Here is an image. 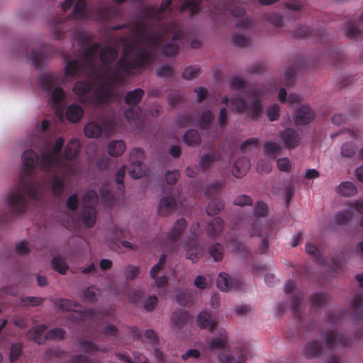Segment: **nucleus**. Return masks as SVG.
Segmentation results:
<instances>
[{"label": "nucleus", "mask_w": 363, "mask_h": 363, "mask_svg": "<svg viewBox=\"0 0 363 363\" xmlns=\"http://www.w3.org/2000/svg\"><path fill=\"white\" fill-rule=\"evenodd\" d=\"M126 150L125 143L121 140H115L109 143L108 152L112 157L121 155Z\"/></svg>", "instance_id": "37"}, {"label": "nucleus", "mask_w": 363, "mask_h": 363, "mask_svg": "<svg viewBox=\"0 0 363 363\" xmlns=\"http://www.w3.org/2000/svg\"><path fill=\"white\" fill-rule=\"evenodd\" d=\"M285 146L289 149L296 148L300 143L298 134L293 128H286L280 134Z\"/></svg>", "instance_id": "23"}, {"label": "nucleus", "mask_w": 363, "mask_h": 363, "mask_svg": "<svg viewBox=\"0 0 363 363\" xmlns=\"http://www.w3.org/2000/svg\"><path fill=\"white\" fill-rule=\"evenodd\" d=\"M228 344V333L223 328L218 330V336L213 337L208 343L211 350L224 349Z\"/></svg>", "instance_id": "24"}, {"label": "nucleus", "mask_w": 363, "mask_h": 363, "mask_svg": "<svg viewBox=\"0 0 363 363\" xmlns=\"http://www.w3.org/2000/svg\"><path fill=\"white\" fill-rule=\"evenodd\" d=\"M141 13L143 16L134 25V32L150 50H157L171 33H174L173 40L182 37V30L177 21H172L160 26L147 16L145 7L141 9Z\"/></svg>", "instance_id": "4"}, {"label": "nucleus", "mask_w": 363, "mask_h": 363, "mask_svg": "<svg viewBox=\"0 0 363 363\" xmlns=\"http://www.w3.org/2000/svg\"><path fill=\"white\" fill-rule=\"evenodd\" d=\"M264 147L266 155L272 157H275L281 149L277 143L273 142L265 143Z\"/></svg>", "instance_id": "62"}, {"label": "nucleus", "mask_w": 363, "mask_h": 363, "mask_svg": "<svg viewBox=\"0 0 363 363\" xmlns=\"http://www.w3.org/2000/svg\"><path fill=\"white\" fill-rule=\"evenodd\" d=\"M52 266L53 269L61 274H65L69 266L67 265L65 260H64L60 256H55L52 260Z\"/></svg>", "instance_id": "54"}, {"label": "nucleus", "mask_w": 363, "mask_h": 363, "mask_svg": "<svg viewBox=\"0 0 363 363\" xmlns=\"http://www.w3.org/2000/svg\"><path fill=\"white\" fill-rule=\"evenodd\" d=\"M330 296L328 294L322 293H315L310 297V303L311 306V311L315 308H322L328 303Z\"/></svg>", "instance_id": "35"}, {"label": "nucleus", "mask_w": 363, "mask_h": 363, "mask_svg": "<svg viewBox=\"0 0 363 363\" xmlns=\"http://www.w3.org/2000/svg\"><path fill=\"white\" fill-rule=\"evenodd\" d=\"M172 1L173 0H163L159 8L154 5H150L145 6V11L147 13V16L155 21V23H159L161 26L164 18L163 13L167 11H172L171 6Z\"/></svg>", "instance_id": "16"}, {"label": "nucleus", "mask_w": 363, "mask_h": 363, "mask_svg": "<svg viewBox=\"0 0 363 363\" xmlns=\"http://www.w3.org/2000/svg\"><path fill=\"white\" fill-rule=\"evenodd\" d=\"M43 171L50 176V186L52 194L54 196L60 198L65 189V182L59 174H62L67 171V166H65L62 169L52 168L50 172Z\"/></svg>", "instance_id": "14"}, {"label": "nucleus", "mask_w": 363, "mask_h": 363, "mask_svg": "<svg viewBox=\"0 0 363 363\" xmlns=\"http://www.w3.org/2000/svg\"><path fill=\"white\" fill-rule=\"evenodd\" d=\"M171 34H172V35H174L173 33H171L170 34H169L167 35V39L169 38V35ZM182 35H183L182 32ZM182 37H183V35H182L180 39ZM165 40H167V38ZM178 40H179V38H178ZM176 40H177V39L173 40V36H172V41L164 44L162 46V53L165 56L173 57V56H175L178 53V52H179V46L175 43Z\"/></svg>", "instance_id": "45"}, {"label": "nucleus", "mask_w": 363, "mask_h": 363, "mask_svg": "<svg viewBox=\"0 0 363 363\" xmlns=\"http://www.w3.org/2000/svg\"><path fill=\"white\" fill-rule=\"evenodd\" d=\"M24 169L19 177L17 185L11 189L6 197L9 212L0 213V225L9 222L12 216H21L28 209L27 197L39 201L42 198V187L36 182L32 174V169L40 167L37 152L33 150H26L22 155Z\"/></svg>", "instance_id": "1"}, {"label": "nucleus", "mask_w": 363, "mask_h": 363, "mask_svg": "<svg viewBox=\"0 0 363 363\" xmlns=\"http://www.w3.org/2000/svg\"><path fill=\"white\" fill-rule=\"evenodd\" d=\"M357 147L354 143L348 142L342 145L341 154L345 157H352L356 152Z\"/></svg>", "instance_id": "61"}, {"label": "nucleus", "mask_w": 363, "mask_h": 363, "mask_svg": "<svg viewBox=\"0 0 363 363\" xmlns=\"http://www.w3.org/2000/svg\"><path fill=\"white\" fill-rule=\"evenodd\" d=\"M224 208V202L220 198L216 197L206 207V213L213 216L218 214Z\"/></svg>", "instance_id": "47"}, {"label": "nucleus", "mask_w": 363, "mask_h": 363, "mask_svg": "<svg viewBox=\"0 0 363 363\" xmlns=\"http://www.w3.org/2000/svg\"><path fill=\"white\" fill-rule=\"evenodd\" d=\"M201 0H184L179 6V11L182 13L186 9L189 10L190 16L196 15L200 11V4Z\"/></svg>", "instance_id": "39"}, {"label": "nucleus", "mask_w": 363, "mask_h": 363, "mask_svg": "<svg viewBox=\"0 0 363 363\" xmlns=\"http://www.w3.org/2000/svg\"><path fill=\"white\" fill-rule=\"evenodd\" d=\"M189 318L188 313L183 310L174 311L171 317L172 322L176 327L184 326L188 323Z\"/></svg>", "instance_id": "43"}, {"label": "nucleus", "mask_w": 363, "mask_h": 363, "mask_svg": "<svg viewBox=\"0 0 363 363\" xmlns=\"http://www.w3.org/2000/svg\"><path fill=\"white\" fill-rule=\"evenodd\" d=\"M224 227V220L220 218L216 217L213 218L207 225L206 231L208 237L216 238L223 231Z\"/></svg>", "instance_id": "29"}, {"label": "nucleus", "mask_w": 363, "mask_h": 363, "mask_svg": "<svg viewBox=\"0 0 363 363\" xmlns=\"http://www.w3.org/2000/svg\"><path fill=\"white\" fill-rule=\"evenodd\" d=\"M184 247L186 250V258L190 259L192 262H196L201 256L203 247L199 245L196 238L188 239L184 242Z\"/></svg>", "instance_id": "20"}, {"label": "nucleus", "mask_w": 363, "mask_h": 363, "mask_svg": "<svg viewBox=\"0 0 363 363\" xmlns=\"http://www.w3.org/2000/svg\"><path fill=\"white\" fill-rule=\"evenodd\" d=\"M64 146V139L60 137L55 141L52 151L45 150L41 155L40 169L50 172L52 168L62 169L65 166H67V162L64 157H61L60 153Z\"/></svg>", "instance_id": "9"}, {"label": "nucleus", "mask_w": 363, "mask_h": 363, "mask_svg": "<svg viewBox=\"0 0 363 363\" xmlns=\"http://www.w3.org/2000/svg\"><path fill=\"white\" fill-rule=\"evenodd\" d=\"M145 95V91L140 88L128 91L125 96V103L129 108L124 112V116L128 120H136L139 118L142 110L137 105L141 101Z\"/></svg>", "instance_id": "12"}, {"label": "nucleus", "mask_w": 363, "mask_h": 363, "mask_svg": "<svg viewBox=\"0 0 363 363\" xmlns=\"http://www.w3.org/2000/svg\"><path fill=\"white\" fill-rule=\"evenodd\" d=\"M125 275L128 281L136 279L140 272V267L132 264H128L125 268Z\"/></svg>", "instance_id": "63"}, {"label": "nucleus", "mask_w": 363, "mask_h": 363, "mask_svg": "<svg viewBox=\"0 0 363 363\" xmlns=\"http://www.w3.org/2000/svg\"><path fill=\"white\" fill-rule=\"evenodd\" d=\"M100 194L103 204L106 207H112L114 203V198L111 191V184L109 182L104 183L102 185Z\"/></svg>", "instance_id": "36"}, {"label": "nucleus", "mask_w": 363, "mask_h": 363, "mask_svg": "<svg viewBox=\"0 0 363 363\" xmlns=\"http://www.w3.org/2000/svg\"><path fill=\"white\" fill-rule=\"evenodd\" d=\"M200 72V68L197 66H189L186 67L182 73V77L185 79L191 80L196 78Z\"/></svg>", "instance_id": "64"}, {"label": "nucleus", "mask_w": 363, "mask_h": 363, "mask_svg": "<svg viewBox=\"0 0 363 363\" xmlns=\"http://www.w3.org/2000/svg\"><path fill=\"white\" fill-rule=\"evenodd\" d=\"M72 5L74 7L70 17L58 16L52 21L50 26L55 38H62L66 33L72 30L74 28L73 19L108 22L118 13V9L113 6L99 8L95 13H91L88 10L86 0H65L61 4L62 10L65 12Z\"/></svg>", "instance_id": "3"}, {"label": "nucleus", "mask_w": 363, "mask_h": 363, "mask_svg": "<svg viewBox=\"0 0 363 363\" xmlns=\"http://www.w3.org/2000/svg\"><path fill=\"white\" fill-rule=\"evenodd\" d=\"M196 323L201 329H208L213 332L217 327V323L212 319L211 315L206 311H201L197 316Z\"/></svg>", "instance_id": "25"}, {"label": "nucleus", "mask_w": 363, "mask_h": 363, "mask_svg": "<svg viewBox=\"0 0 363 363\" xmlns=\"http://www.w3.org/2000/svg\"><path fill=\"white\" fill-rule=\"evenodd\" d=\"M219 160L220 155L216 153L205 154L201 157L199 164L201 169H202L203 171H207L209 169L214 162H216Z\"/></svg>", "instance_id": "44"}, {"label": "nucleus", "mask_w": 363, "mask_h": 363, "mask_svg": "<svg viewBox=\"0 0 363 363\" xmlns=\"http://www.w3.org/2000/svg\"><path fill=\"white\" fill-rule=\"evenodd\" d=\"M224 181H217L207 186L206 194L210 197L217 196L220 194L223 186Z\"/></svg>", "instance_id": "56"}, {"label": "nucleus", "mask_w": 363, "mask_h": 363, "mask_svg": "<svg viewBox=\"0 0 363 363\" xmlns=\"http://www.w3.org/2000/svg\"><path fill=\"white\" fill-rule=\"evenodd\" d=\"M323 342L318 340L308 341L303 348V354L307 359H315L320 356L323 352Z\"/></svg>", "instance_id": "22"}, {"label": "nucleus", "mask_w": 363, "mask_h": 363, "mask_svg": "<svg viewBox=\"0 0 363 363\" xmlns=\"http://www.w3.org/2000/svg\"><path fill=\"white\" fill-rule=\"evenodd\" d=\"M177 208L176 200L173 196L163 197L158 205V213L161 216H166Z\"/></svg>", "instance_id": "27"}, {"label": "nucleus", "mask_w": 363, "mask_h": 363, "mask_svg": "<svg viewBox=\"0 0 363 363\" xmlns=\"http://www.w3.org/2000/svg\"><path fill=\"white\" fill-rule=\"evenodd\" d=\"M295 289L296 283L294 281L291 280L286 283L284 288V291L286 294L293 292L291 298L292 314L301 327L304 328L305 330L308 333H313L318 330V323L314 319L310 320L307 325L303 323L302 312L305 308V305L303 304L304 294L300 291H295Z\"/></svg>", "instance_id": "8"}, {"label": "nucleus", "mask_w": 363, "mask_h": 363, "mask_svg": "<svg viewBox=\"0 0 363 363\" xmlns=\"http://www.w3.org/2000/svg\"><path fill=\"white\" fill-rule=\"evenodd\" d=\"M352 216L353 215L352 209L340 211L337 213L335 216V223L338 225L346 224L348 221H350L352 219Z\"/></svg>", "instance_id": "58"}, {"label": "nucleus", "mask_w": 363, "mask_h": 363, "mask_svg": "<svg viewBox=\"0 0 363 363\" xmlns=\"http://www.w3.org/2000/svg\"><path fill=\"white\" fill-rule=\"evenodd\" d=\"M241 281L237 278H232L228 274L220 273L217 279V286L223 291L231 289L240 290L242 288Z\"/></svg>", "instance_id": "19"}, {"label": "nucleus", "mask_w": 363, "mask_h": 363, "mask_svg": "<svg viewBox=\"0 0 363 363\" xmlns=\"http://www.w3.org/2000/svg\"><path fill=\"white\" fill-rule=\"evenodd\" d=\"M94 84L87 81L77 82L73 86L74 93L79 96H84L93 89Z\"/></svg>", "instance_id": "38"}, {"label": "nucleus", "mask_w": 363, "mask_h": 363, "mask_svg": "<svg viewBox=\"0 0 363 363\" xmlns=\"http://www.w3.org/2000/svg\"><path fill=\"white\" fill-rule=\"evenodd\" d=\"M80 142L77 138L71 139L65 148V160L72 161L74 160L80 152Z\"/></svg>", "instance_id": "32"}, {"label": "nucleus", "mask_w": 363, "mask_h": 363, "mask_svg": "<svg viewBox=\"0 0 363 363\" xmlns=\"http://www.w3.org/2000/svg\"><path fill=\"white\" fill-rule=\"evenodd\" d=\"M325 341L328 350H333L338 346L346 347L350 343V339L337 331L330 330L325 333Z\"/></svg>", "instance_id": "17"}, {"label": "nucleus", "mask_w": 363, "mask_h": 363, "mask_svg": "<svg viewBox=\"0 0 363 363\" xmlns=\"http://www.w3.org/2000/svg\"><path fill=\"white\" fill-rule=\"evenodd\" d=\"M53 303L60 309L67 311H74L79 306L77 302L66 298H55Z\"/></svg>", "instance_id": "51"}, {"label": "nucleus", "mask_w": 363, "mask_h": 363, "mask_svg": "<svg viewBox=\"0 0 363 363\" xmlns=\"http://www.w3.org/2000/svg\"><path fill=\"white\" fill-rule=\"evenodd\" d=\"M84 115L82 108L76 104L69 105L66 111V117L72 123H78Z\"/></svg>", "instance_id": "34"}, {"label": "nucleus", "mask_w": 363, "mask_h": 363, "mask_svg": "<svg viewBox=\"0 0 363 363\" xmlns=\"http://www.w3.org/2000/svg\"><path fill=\"white\" fill-rule=\"evenodd\" d=\"M261 91L252 87L248 93L242 96H235L231 99L233 108L238 113H245L252 121H257L263 112V104L260 99Z\"/></svg>", "instance_id": "7"}, {"label": "nucleus", "mask_w": 363, "mask_h": 363, "mask_svg": "<svg viewBox=\"0 0 363 363\" xmlns=\"http://www.w3.org/2000/svg\"><path fill=\"white\" fill-rule=\"evenodd\" d=\"M208 253L215 262H219L223 259L224 248L223 245L218 242L213 244L208 248Z\"/></svg>", "instance_id": "52"}, {"label": "nucleus", "mask_w": 363, "mask_h": 363, "mask_svg": "<svg viewBox=\"0 0 363 363\" xmlns=\"http://www.w3.org/2000/svg\"><path fill=\"white\" fill-rule=\"evenodd\" d=\"M337 192L344 196H352L357 193L355 185L350 182H342L337 187Z\"/></svg>", "instance_id": "48"}, {"label": "nucleus", "mask_w": 363, "mask_h": 363, "mask_svg": "<svg viewBox=\"0 0 363 363\" xmlns=\"http://www.w3.org/2000/svg\"><path fill=\"white\" fill-rule=\"evenodd\" d=\"M62 81L61 74L55 73L42 74L38 77V84L44 90L52 92L51 100L55 105H58L65 98V91L57 85Z\"/></svg>", "instance_id": "10"}, {"label": "nucleus", "mask_w": 363, "mask_h": 363, "mask_svg": "<svg viewBox=\"0 0 363 363\" xmlns=\"http://www.w3.org/2000/svg\"><path fill=\"white\" fill-rule=\"evenodd\" d=\"M81 298L84 302L94 303L96 301V294L94 287H88L81 294Z\"/></svg>", "instance_id": "60"}, {"label": "nucleus", "mask_w": 363, "mask_h": 363, "mask_svg": "<svg viewBox=\"0 0 363 363\" xmlns=\"http://www.w3.org/2000/svg\"><path fill=\"white\" fill-rule=\"evenodd\" d=\"M360 26H363V13L359 18L358 25L357 22H354L353 21L348 22L347 25L345 28L346 36L350 38L362 37L363 31L360 28Z\"/></svg>", "instance_id": "31"}, {"label": "nucleus", "mask_w": 363, "mask_h": 363, "mask_svg": "<svg viewBox=\"0 0 363 363\" xmlns=\"http://www.w3.org/2000/svg\"><path fill=\"white\" fill-rule=\"evenodd\" d=\"M132 52V45L125 44L121 58L116 62L114 69L110 74L112 82H121L125 75L131 77L141 74L147 65L153 62L156 50H150L146 46L138 47L133 55Z\"/></svg>", "instance_id": "5"}, {"label": "nucleus", "mask_w": 363, "mask_h": 363, "mask_svg": "<svg viewBox=\"0 0 363 363\" xmlns=\"http://www.w3.org/2000/svg\"><path fill=\"white\" fill-rule=\"evenodd\" d=\"M79 347L83 352L89 354H94L95 352L98 351L102 353L108 352L107 348L100 349L95 343L86 339H82L79 340Z\"/></svg>", "instance_id": "40"}, {"label": "nucleus", "mask_w": 363, "mask_h": 363, "mask_svg": "<svg viewBox=\"0 0 363 363\" xmlns=\"http://www.w3.org/2000/svg\"><path fill=\"white\" fill-rule=\"evenodd\" d=\"M268 206L262 201L255 203L253 213L255 218L252 224L250 236H257L262 238L258 248L259 254H264L269 248V239L277 232V223L272 220L267 218Z\"/></svg>", "instance_id": "6"}, {"label": "nucleus", "mask_w": 363, "mask_h": 363, "mask_svg": "<svg viewBox=\"0 0 363 363\" xmlns=\"http://www.w3.org/2000/svg\"><path fill=\"white\" fill-rule=\"evenodd\" d=\"M177 302L182 306H191L194 303V296L188 291H182L177 295Z\"/></svg>", "instance_id": "57"}, {"label": "nucleus", "mask_w": 363, "mask_h": 363, "mask_svg": "<svg viewBox=\"0 0 363 363\" xmlns=\"http://www.w3.org/2000/svg\"><path fill=\"white\" fill-rule=\"evenodd\" d=\"M241 354L235 358L230 354H223L219 356L221 363H245L247 357L250 354V349L247 345L240 349Z\"/></svg>", "instance_id": "30"}, {"label": "nucleus", "mask_w": 363, "mask_h": 363, "mask_svg": "<svg viewBox=\"0 0 363 363\" xmlns=\"http://www.w3.org/2000/svg\"><path fill=\"white\" fill-rule=\"evenodd\" d=\"M84 206L82 210V219L84 225L91 228L96 220V205L99 201V195L95 190L87 191L82 199Z\"/></svg>", "instance_id": "11"}, {"label": "nucleus", "mask_w": 363, "mask_h": 363, "mask_svg": "<svg viewBox=\"0 0 363 363\" xmlns=\"http://www.w3.org/2000/svg\"><path fill=\"white\" fill-rule=\"evenodd\" d=\"M214 119L213 113L211 110H206L200 116L199 126L203 130H208Z\"/></svg>", "instance_id": "53"}, {"label": "nucleus", "mask_w": 363, "mask_h": 363, "mask_svg": "<svg viewBox=\"0 0 363 363\" xmlns=\"http://www.w3.org/2000/svg\"><path fill=\"white\" fill-rule=\"evenodd\" d=\"M230 242L234 252L246 257L250 254V250L242 242H239L235 238H230Z\"/></svg>", "instance_id": "55"}, {"label": "nucleus", "mask_w": 363, "mask_h": 363, "mask_svg": "<svg viewBox=\"0 0 363 363\" xmlns=\"http://www.w3.org/2000/svg\"><path fill=\"white\" fill-rule=\"evenodd\" d=\"M250 161L246 157L238 158L235 162L232 169L233 174L237 178H241L250 168Z\"/></svg>", "instance_id": "26"}, {"label": "nucleus", "mask_w": 363, "mask_h": 363, "mask_svg": "<svg viewBox=\"0 0 363 363\" xmlns=\"http://www.w3.org/2000/svg\"><path fill=\"white\" fill-rule=\"evenodd\" d=\"M352 317L357 320L363 319V294H357L350 303Z\"/></svg>", "instance_id": "33"}, {"label": "nucleus", "mask_w": 363, "mask_h": 363, "mask_svg": "<svg viewBox=\"0 0 363 363\" xmlns=\"http://www.w3.org/2000/svg\"><path fill=\"white\" fill-rule=\"evenodd\" d=\"M186 225L187 223L184 218H181L177 219L167 235V240L172 242L178 241L184 229L186 228Z\"/></svg>", "instance_id": "28"}, {"label": "nucleus", "mask_w": 363, "mask_h": 363, "mask_svg": "<svg viewBox=\"0 0 363 363\" xmlns=\"http://www.w3.org/2000/svg\"><path fill=\"white\" fill-rule=\"evenodd\" d=\"M55 50L52 46L48 45H42L38 48L33 50L31 60L33 65L36 68L40 67L44 61L55 52Z\"/></svg>", "instance_id": "18"}, {"label": "nucleus", "mask_w": 363, "mask_h": 363, "mask_svg": "<svg viewBox=\"0 0 363 363\" xmlns=\"http://www.w3.org/2000/svg\"><path fill=\"white\" fill-rule=\"evenodd\" d=\"M117 49L113 46L101 48L100 43H94L87 47L79 60L69 61L65 66V74L72 77L79 72H93L100 79L108 78L114 66L111 65L118 57Z\"/></svg>", "instance_id": "2"}, {"label": "nucleus", "mask_w": 363, "mask_h": 363, "mask_svg": "<svg viewBox=\"0 0 363 363\" xmlns=\"http://www.w3.org/2000/svg\"><path fill=\"white\" fill-rule=\"evenodd\" d=\"M143 156L144 152L140 148L133 149L130 152V164L128 173L134 179L142 178L146 174V167L141 161Z\"/></svg>", "instance_id": "13"}, {"label": "nucleus", "mask_w": 363, "mask_h": 363, "mask_svg": "<svg viewBox=\"0 0 363 363\" xmlns=\"http://www.w3.org/2000/svg\"><path fill=\"white\" fill-rule=\"evenodd\" d=\"M47 330L45 325H38L32 329L33 337L34 342L38 345H42L45 342L48 338H47V333H45Z\"/></svg>", "instance_id": "42"}, {"label": "nucleus", "mask_w": 363, "mask_h": 363, "mask_svg": "<svg viewBox=\"0 0 363 363\" xmlns=\"http://www.w3.org/2000/svg\"><path fill=\"white\" fill-rule=\"evenodd\" d=\"M300 69L298 62H296L294 66L288 67L285 72V86L289 87L292 86L296 83V72Z\"/></svg>", "instance_id": "46"}, {"label": "nucleus", "mask_w": 363, "mask_h": 363, "mask_svg": "<svg viewBox=\"0 0 363 363\" xmlns=\"http://www.w3.org/2000/svg\"><path fill=\"white\" fill-rule=\"evenodd\" d=\"M85 74H88L91 76L93 78L96 79L99 82V84L96 89L94 91V96L97 103H101L105 99H108L110 96V89L111 87V84L115 83L112 82L108 78H104L103 79H100L93 72H84Z\"/></svg>", "instance_id": "15"}, {"label": "nucleus", "mask_w": 363, "mask_h": 363, "mask_svg": "<svg viewBox=\"0 0 363 363\" xmlns=\"http://www.w3.org/2000/svg\"><path fill=\"white\" fill-rule=\"evenodd\" d=\"M315 118L312 108L308 106H300L294 114V123L297 125H305L310 123Z\"/></svg>", "instance_id": "21"}, {"label": "nucleus", "mask_w": 363, "mask_h": 363, "mask_svg": "<svg viewBox=\"0 0 363 363\" xmlns=\"http://www.w3.org/2000/svg\"><path fill=\"white\" fill-rule=\"evenodd\" d=\"M233 0H229V2L226 1H223L221 4L225 6V10L230 11L231 14L234 16H242L245 14V11L243 7L241 6H236L234 7H231L228 4H231Z\"/></svg>", "instance_id": "59"}, {"label": "nucleus", "mask_w": 363, "mask_h": 363, "mask_svg": "<svg viewBox=\"0 0 363 363\" xmlns=\"http://www.w3.org/2000/svg\"><path fill=\"white\" fill-rule=\"evenodd\" d=\"M184 142L189 146L198 145L201 143V136L196 130H189L183 136Z\"/></svg>", "instance_id": "50"}, {"label": "nucleus", "mask_w": 363, "mask_h": 363, "mask_svg": "<svg viewBox=\"0 0 363 363\" xmlns=\"http://www.w3.org/2000/svg\"><path fill=\"white\" fill-rule=\"evenodd\" d=\"M306 252L313 257L315 262L322 265L327 264L325 258L322 255V254L315 245L311 243H307L306 245Z\"/></svg>", "instance_id": "49"}, {"label": "nucleus", "mask_w": 363, "mask_h": 363, "mask_svg": "<svg viewBox=\"0 0 363 363\" xmlns=\"http://www.w3.org/2000/svg\"><path fill=\"white\" fill-rule=\"evenodd\" d=\"M84 131L86 137L96 138L101 135L102 127L99 123L91 121L85 125Z\"/></svg>", "instance_id": "41"}]
</instances>
